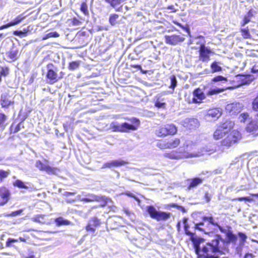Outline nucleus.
Instances as JSON below:
<instances>
[{"label": "nucleus", "mask_w": 258, "mask_h": 258, "mask_svg": "<svg viewBox=\"0 0 258 258\" xmlns=\"http://www.w3.org/2000/svg\"><path fill=\"white\" fill-rule=\"evenodd\" d=\"M155 106L158 108H165L166 103L165 102H161L159 99H158L155 103Z\"/></svg>", "instance_id": "obj_53"}, {"label": "nucleus", "mask_w": 258, "mask_h": 258, "mask_svg": "<svg viewBox=\"0 0 258 258\" xmlns=\"http://www.w3.org/2000/svg\"><path fill=\"white\" fill-rule=\"evenodd\" d=\"M13 184L15 187H17L19 188H28V186H27L23 181L19 179L15 180L13 182Z\"/></svg>", "instance_id": "obj_40"}, {"label": "nucleus", "mask_w": 258, "mask_h": 258, "mask_svg": "<svg viewBox=\"0 0 258 258\" xmlns=\"http://www.w3.org/2000/svg\"><path fill=\"white\" fill-rule=\"evenodd\" d=\"M27 241V238H25L22 237H20L18 239H14L12 238H9L6 242V247H10L13 246V243L18 242L19 241H21L23 242H26Z\"/></svg>", "instance_id": "obj_29"}, {"label": "nucleus", "mask_w": 258, "mask_h": 258, "mask_svg": "<svg viewBox=\"0 0 258 258\" xmlns=\"http://www.w3.org/2000/svg\"><path fill=\"white\" fill-rule=\"evenodd\" d=\"M80 10L85 16H88L89 15V11L88 9V5L86 2H83L81 3Z\"/></svg>", "instance_id": "obj_42"}, {"label": "nucleus", "mask_w": 258, "mask_h": 258, "mask_svg": "<svg viewBox=\"0 0 258 258\" xmlns=\"http://www.w3.org/2000/svg\"><path fill=\"white\" fill-rule=\"evenodd\" d=\"M239 83L238 85L240 86L243 85L249 84L252 80L250 75H238Z\"/></svg>", "instance_id": "obj_27"}, {"label": "nucleus", "mask_w": 258, "mask_h": 258, "mask_svg": "<svg viewBox=\"0 0 258 258\" xmlns=\"http://www.w3.org/2000/svg\"><path fill=\"white\" fill-rule=\"evenodd\" d=\"M119 18V15L117 14H111L109 16V22L111 25L114 26L117 23V20Z\"/></svg>", "instance_id": "obj_39"}, {"label": "nucleus", "mask_w": 258, "mask_h": 258, "mask_svg": "<svg viewBox=\"0 0 258 258\" xmlns=\"http://www.w3.org/2000/svg\"><path fill=\"white\" fill-rule=\"evenodd\" d=\"M21 55V52L14 44L10 49L6 52V61L9 63L13 62L18 60Z\"/></svg>", "instance_id": "obj_12"}, {"label": "nucleus", "mask_w": 258, "mask_h": 258, "mask_svg": "<svg viewBox=\"0 0 258 258\" xmlns=\"http://www.w3.org/2000/svg\"><path fill=\"white\" fill-rule=\"evenodd\" d=\"M81 23V22L79 19H78L76 17H74L71 20V24L73 26L79 25Z\"/></svg>", "instance_id": "obj_55"}, {"label": "nucleus", "mask_w": 258, "mask_h": 258, "mask_svg": "<svg viewBox=\"0 0 258 258\" xmlns=\"http://www.w3.org/2000/svg\"><path fill=\"white\" fill-rule=\"evenodd\" d=\"M238 235L240 238V242L241 244H244V243L246 241V239L247 238L246 235L242 232H238Z\"/></svg>", "instance_id": "obj_54"}, {"label": "nucleus", "mask_w": 258, "mask_h": 258, "mask_svg": "<svg viewBox=\"0 0 258 258\" xmlns=\"http://www.w3.org/2000/svg\"><path fill=\"white\" fill-rule=\"evenodd\" d=\"M55 222L57 226L69 225L71 222L68 220H64L62 217H58L55 219Z\"/></svg>", "instance_id": "obj_34"}, {"label": "nucleus", "mask_w": 258, "mask_h": 258, "mask_svg": "<svg viewBox=\"0 0 258 258\" xmlns=\"http://www.w3.org/2000/svg\"><path fill=\"white\" fill-rule=\"evenodd\" d=\"M146 211L150 217L157 221H166L170 218L171 213L163 211H158L152 205L147 206Z\"/></svg>", "instance_id": "obj_9"}, {"label": "nucleus", "mask_w": 258, "mask_h": 258, "mask_svg": "<svg viewBox=\"0 0 258 258\" xmlns=\"http://www.w3.org/2000/svg\"><path fill=\"white\" fill-rule=\"evenodd\" d=\"M166 9H168V10H171V12H173V13H175L177 11V9H176L174 6L173 5H169V6H168L167 7H166Z\"/></svg>", "instance_id": "obj_57"}, {"label": "nucleus", "mask_w": 258, "mask_h": 258, "mask_svg": "<svg viewBox=\"0 0 258 258\" xmlns=\"http://www.w3.org/2000/svg\"><path fill=\"white\" fill-rule=\"evenodd\" d=\"M178 205L175 203H170L167 205L166 207L167 208H174L177 209Z\"/></svg>", "instance_id": "obj_58"}, {"label": "nucleus", "mask_w": 258, "mask_h": 258, "mask_svg": "<svg viewBox=\"0 0 258 258\" xmlns=\"http://www.w3.org/2000/svg\"><path fill=\"white\" fill-rule=\"evenodd\" d=\"M233 201H237V202H241V201H244V202H251L253 201V199L249 197H239L236 198L234 199H233Z\"/></svg>", "instance_id": "obj_49"}, {"label": "nucleus", "mask_w": 258, "mask_h": 258, "mask_svg": "<svg viewBox=\"0 0 258 258\" xmlns=\"http://www.w3.org/2000/svg\"><path fill=\"white\" fill-rule=\"evenodd\" d=\"M199 155L200 151L197 144L191 142L183 144L176 150L165 153L163 157L170 160H179L197 157Z\"/></svg>", "instance_id": "obj_2"}, {"label": "nucleus", "mask_w": 258, "mask_h": 258, "mask_svg": "<svg viewBox=\"0 0 258 258\" xmlns=\"http://www.w3.org/2000/svg\"><path fill=\"white\" fill-rule=\"evenodd\" d=\"M46 165L44 164L40 160H37L35 163V166L40 170L44 171Z\"/></svg>", "instance_id": "obj_50"}, {"label": "nucleus", "mask_w": 258, "mask_h": 258, "mask_svg": "<svg viewBox=\"0 0 258 258\" xmlns=\"http://www.w3.org/2000/svg\"><path fill=\"white\" fill-rule=\"evenodd\" d=\"M230 83L232 85V86L231 87L227 88V89H233L240 87V85H238V84H240L238 75L236 76L232 80H231Z\"/></svg>", "instance_id": "obj_41"}, {"label": "nucleus", "mask_w": 258, "mask_h": 258, "mask_svg": "<svg viewBox=\"0 0 258 258\" xmlns=\"http://www.w3.org/2000/svg\"><path fill=\"white\" fill-rule=\"evenodd\" d=\"M81 62V61L80 60H76L70 62L68 66L69 70L71 71L77 70L79 68Z\"/></svg>", "instance_id": "obj_37"}, {"label": "nucleus", "mask_w": 258, "mask_h": 258, "mask_svg": "<svg viewBox=\"0 0 258 258\" xmlns=\"http://www.w3.org/2000/svg\"><path fill=\"white\" fill-rule=\"evenodd\" d=\"M173 23L175 25L179 26L181 28H182L183 30H185L188 34L190 33V29L189 28V26L188 25H186L185 26L182 25L181 23H179L177 21H173Z\"/></svg>", "instance_id": "obj_48"}, {"label": "nucleus", "mask_w": 258, "mask_h": 258, "mask_svg": "<svg viewBox=\"0 0 258 258\" xmlns=\"http://www.w3.org/2000/svg\"><path fill=\"white\" fill-rule=\"evenodd\" d=\"M241 138V134L239 131L232 128L225 137L221 140L220 145L223 147L230 148L239 142Z\"/></svg>", "instance_id": "obj_6"}, {"label": "nucleus", "mask_w": 258, "mask_h": 258, "mask_svg": "<svg viewBox=\"0 0 258 258\" xmlns=\"http://www.w3.org/2000/svg\"><path fill=\"white\" fill-rule=\"evenodd\" d=\"M26 16L24 14H21L17 16L13 21H11V24L12 26L16 25L21 23L25 18Z\"/></svg>", "instance_id": "obj_33"}, {"label": "nucleus", "mask_w": 258, "mask_h": 258, "mask_svg": "<svg viewBox=\"0 0 258 258\" xmlns=\"http://www.w3.org/2000/svg\"><path fill=\"white\" fill-rule=\"evenodd\" d=\"M95 202L100 203L99 207L103 208L106 206L108 203H112V201L110 198H107L104 196H98Z\"/></svg>", "instance_id": "obj_25"}, {"label": "nucleus", "mask_w": 258, "mask_h": 258, "mask_svg": "<svg viewBox=\"0 0 258 258\" xmlns=\"http://www.w3.org/2000/svg\"><path fill=\"white\" fill-rule=\"evenodd\" d=\"M22 212V210H19L16 211H14L11 213V215L13 216H16L20 215Z\"/></svg>", "instance_id": "obj_59"}, {"label": "nucleus", "mask_w": 258, "mask_h": 258, "mask_svg": "<svg viewBox=\"0 0 258 258\" xmlns=\"http://www.w3.org/2000/svg\"><path fill=\"white\" fill-rule=\"evenodd\" d=\"M227 80H228L226 77H223L221 75H218V76L214 77V78H213L211 79V82L215 83V82H222V81L226 82V81H227Z\"/></svg>", "instance_id": "obj_44"}, {"label": "nucleus", "mask_w": 258, "mask_h": 258, "mask_svg": "<svg viewBox=\"0 0 258 258\" xmlns=\"http://www.w3.org/2000/svg\"><path fill=\"white\" fill-rule=\"evenodd\" d=\"M177 127L173 123H166L158 126L155 134L158 138H163L167 136H173L177 133Z\"/></svg>", "instance_id": "obj_7"}, {"label": "nucleus", "mask_w": 258, "mask_h": 258, "mask_svg": "<svg viewBox=\"0 0 258 258\" xmlns=\"http://www.w3.org/2000/svg\"><path fill=\"white\" fill-rule=\"evenodd\" d=\"M59 36V34L55 31L50 32L46 34L42 38V40H46L51 37H58Z\"/></svg>", "instance_id": "obj_43"}, {"label": "nucleus", "mask_w": 258, "mask_h": 258, "mask_svg": "<svg viewBox=\"0 0 258 258\" xmlns=\"http://www.w3.org/2000/svg\"><path fill=\"white\" fill-rule=\"evenodd\" d=\"M203 220L208 221L209 224L217 227L221 232L225 234L226 240H225L226 243H223V245L222 246H224L227 248L225 244H227L230 242L234 244L236 243L237 239V236L233 234L231 230V227L230 226H227L226 227L227 229L224 228L218 222H215L214 218L212 216H204ZM227 249L228 248H227L226 250H227Z\"/></svg>", "instance_id": "obj_4"}, {"label": "nucleus", "mask_w": 258, "mask_h": 258, "mask_svg": "<svg viewBox=\"0 0 258 258\" xmlns=\"http://www.w3.org/2000/svg\"><path fill=\"white\" fill-rule=\"evenodd\" d=\"M240 32L242 37L244 39H250L251 38L250 32L248 27L241 28L240 29Z\"/></svg>", "instance_id": "obj_32"}, {"label": "nucleus", "mask_w": 258, "mask_h": 258, "mask_svg": "<svg viewBox=\"0 0 258 258\" xmlns=\"http://www.w3.org/2000/svg\"><path fill=\"white\" fill-rule=\"evenodd\" d=\"M205 241L204 238L199 237L192 243L197 258H219L216 254H224L227 249L225 246L220 245V242L225 243L226 241L219 234H216L214 239L211 241L201 245Z\"/></svg>", "instance_id": "obj_1"}, {"label": "nucleus", "mask_w": 258, "mask_h": 258, "mask_svg": "<svg viewBox=\"0 0 258 258\" xmlns=\"http://www.w3.org/2000/svg\"><path fill=\"white\" fill-rule=\"evenodd\" d=\"M8 120L7 116L4 113L0 112V126H5Z\"/></svg>", "instance_id": "obj_47"}, {"label": "nucleus", "mask_w": 258, "mask_h": 258, "mask_svg": "<svg viewBox=\"0 0 258 258\" xmlns=\"http://www.w3.org/2000/svg\"><path fill=\"white\" fill-rule=\"evenodd\" d=\"M11 192L5 186L0 187V206L8 203L11 199Z\"/></svg>", "instance_id": "obj_16"}, {"label": "nucleus", "mask_w": 258, "mask_h": 258, "mask_svg": "<svg viewBox=\"0 0 258 258\" xmlns=\"http://www.w3.org/2000/svg\"><path fill=\"white\" fill-rule=\"evenodd\" d=\"M105 2L108 4L111 7L115 9L117 12L121 11L122 9V6L121 4L124 0H104Z\"/></svg>", "instance_id": "obj_23"}, {"label": "nucleus", "mask_w": 258, "mask_h": 258, "mask_svg": "<svg viewBox=\"0 0 258 258\" xmlns=\"http://www.w3.org/2000/svg\"><path fill=\"white\" fill-rule=\"evenodd\" d=\"M20 124L21 123H19L16 125H15L14 123H13L11 126V131L13 133H16L18 132H19L20 130Z\"/></svg>", "instance_id": "obj_52"}, {"label": "nucleus", "mask_w": 258, "mask_h": 258, "mask_svg": "<svg viewBox=\"0 0 258 258\" xmlns=\"http://www.w3.org/2000/svg\"><path fill=\"white\" fill-rule=\"evenodd\" d=\"M132 122V124H128L127 122H123L119 124L117 122H112L110 124V129L114 132L126 133L130 130L134 131L137 129L140 124V121L138 119L133 118L128 119Z\"/></svg>", "instance_id": "obj_5"}, {"label": "nucleus", "mask_w": 258, "mask_h": 258, "mask_svg": "<svg viewBox=\"0 0 258 258\" xmlns=\"http://www.w3.org/2000/svg\"><path fill=\"white\" fill-rule=\"evenodd\" d=\"M177 209H178V210L181 211L182 213H185L186 212V210L184 208V207H182L181 206L178 205Z\"/></svg>", "instance_id": "obj_63"}, {"label": "nucleus", "mask_w": 258, "mask_h": 258, "mask_svg": "<svg viewBox=\"0 0 258 258\" xmlns=\"http://www.w3.org/2000/svg\"><path fill=\"white\" fill-rule=\"evenodd\" d=\"M170 81L171 83L170 86H169V88L174 90L175 88L177 86V83L176 78L175 75H172L170 77Z\"/></svg>", "instance_id": "obj_46"}, {"label": "nucleus", "mask_w": 258, "mask_h": 258, "mask_svg": "<svg viewBox=\"0 0 258 258\" xmlns=\"http://www.w3.org/2000/svg\"><path fill=\"white\" fill-rule=\"evenodd\" d=\"M164 39L165 43L171 45H176L185 40V38L183 35L176 34L165 35Z\"/></svg>", "instance_id": "obj_15"}, {"label": "nucleus", "mask_w": 258, "mask_h": 258, "mask_svg": "<svg viewBox=\"0 0 258 258\" xmlns=\"http://www.w3.org/2000/svg\"><path fill=\"white\" fill-rule=\"evenodd\" d=\"M10 74V68L8 66H0V76L2 77H6Z\"/></svg>", "instance_id": "obj_35"}, {"label": "nucleus", "mask_w": 258, "mask_h": 258, "mask_svg": "<svg viewBox=\"0 0 258 258\" xmlns=\"http://www.w3.org/2000/svg\"><path fill=\"white\" fill-rule=\"evenodd\" d=\"M211 195L208 192H206L204 195V199L207 203L211 201Z\"/></svg>", "instance_id": "obj_56"}, {"label": "nucleus", "mask_w": 258, "mask_h": 258, "mask_svg": "<svg viewBox=\"0 0 258 258\" xmlns=\"http://www.w3.org/2000/svg\"><path fill=\"white\" fill-rule=\"evenodd\" d=\"M45 215L43 214H39L35 216L33 220L36 222L44 224L46 222L45 219Z\"/></svg>", "instance_id": "obj_38"}, {"label": "nucleus", "mask_w": 258, "mask_h": 258, "mask_svg": "<svg viewBox=\"0 0 258 258\" xmlns=\"http://www.w3.org/2000/svg\"><path fill=\"white\" fill-rule=\"evenodd\" d=\"M206 221L203 220V217L202 218V221L198 223L195 224L194 226V229L199 230L204 233L210 235V233H212V228L209 224L205 225V222ZM208 222V221H207Z\"/></svg>", "instance_id": "obj_17"}, {"label": "nucleus", "mask_w": 258, "mask_h": 258, "mask_svg": "<svg viewBox=\"0 0 258 258\" xmlns=\"http://www.w3.org/2000/svg\"><path fill=\"white\" fill-rule=\"evenodd\" d=\"M226 88H215L209 90L207 94L209 95H213L224 91Z\"/></svg>", "instance_id": "obj_45"}, {"label": "nucleus", "mask_w": 258, "mask_h": 258, "mask_svg": "<svg viewBox=\"0 0 258 258\" xmlns=\"http://www.w3.org/2000/svg\"><path fill=\"white\" fill-rule=\"evenodd\" d=\"M183 223L184 233L186 235L189 237V240L193 243L199 237L196 236V233L192 232L189 230V225L187 223V218H184L183 219Z\"/></svg>", "instance_id": "obj_20"}, {"label": "nucleus", "mask_w": 258, "mask_h": 258, "mask_svg": "<svg viewBox=\"0 0 258 258\" xmlns=\"http://www.w3.org/2000/svg\"><path fill=\"white\" fill-rule=\"evenodd\" d=\"M45 172L49 175H57L60 172V170L59 168L52 167L48 164L45 166Z\"/></svg>", "instance_id": "obj_30"}, {"label": "nucleus", "mask_w": 258, "mask_h": 258, "mask_svg": "<svg viewBox=\"0 0 258 258\" xmlns=\"http://www.w3.org/2000/svg\"><path fill=\"white\" fill-rule=\"evenodd\" d=\"M29 31V28H24L22 31L21 30H15L13 31V34L16 36H18L20 37L26 36L28 32Z\"/></svg>", "instance_id": "obj_36"}, {"label": "nucleus", "mask_w": 258, "mask_h": 258, "mask_svg": "<svg viewBox=\"0 0 258 258\" xmlns=\"http://www.w3.org/2000/svg\"><path fill=\"white\" fill-rule=\"evenodd\" d=\"M70 125V123L68 122L63 124V127H64V130L66 131H68V128L69 127Z\"/></svg>", "instance_id": "obj_64"}, {"label": "nucleus", "mask_w": 258, "mask_h": 258, "mask_svg": "<svg viewBox=\"0 0 258 258\" xmlns=\"http://www.w3.org/2000/svg\"><path fill=\"white\" fill-rule=\"evenodd\" d=\"M98 196V195H96L94 194L88 193L86 195V197L82 198L80 199V201L84 203L95 202Z\"/></svg>", "instance_id": "obj_28"}, {"label": "nucleus", "mask_w": 258, "mask_h": 258, "mask_svg": "<svg viewBox=\"0 0 258 258\" xmlns=\"http://www.w3.org/2000/svg\"><path fill=\"white\" fill-rule=\"evenodd\" d=\"M203 220L208 221L209 224L217 227L221 232L225 234L226 240H225L226 243H223V245L222 246H224L227 248L225 244H227L230 242L234 244L236 243L237 239V236L233 234L231 230V227L230 226H227L226 227L227 229L224 228L218 222H215L214 218L212 216H204ZM227 249L228 248H227L226 250H227Z\"/></svg>", "instance_id": "obj_3"}, {"label": "nucleus", "mask_w": 258, "mask_h": 258, "mask_svg": "<svg viewBox=\"0 0 258 258\" xmlns=\"http://www.w3.org/2000/svg\"><path fill=\"white\" fill-rule=\"evenodd\" d=\"M255 13V11L252 9L249 10L246 14L243 16L240 23V26L244 27L247 24L250 22L252 18L254 17Z\"/></svg>", "instance_id": "obj_21"}, {"label": "nucleus", "mask_w": 258, "mask_h": 258, "mask_svg": "<svg viewBox=\"0 0 258 258\" xmlns=\"http://www.w3.org/2000/svg\"><path fill=\"white\" fill-rule=\"evenodd\" d=\"M187 181H188V184H187L186 189L188 190H190L196 188L197 186L202 184L204 179L199 177H196L188 179Z\"/></svg>", "instance_id": "obj_19"}, {"label": "nucleus", "mask_w": 258, "mask_h": 258, "mask_svg": "<svg viewBox=\"0 0 258 258\" xmlns=\"http://www.w3.org/2000/svg\"><path fill=\"white\" fill-rule=\"evenodd\" d=\"M210 67L211 68V72L212 73L220 72L222 71V68L219 65V62L216 61H214L211 63Z\"/></svg>", "instance_id": "obj_31"}, {"label": "nucleus", "mask_w": 258, "mask_h": 258, "mask_svg": "<svg viewBox=\"0 0 258 258\" xmlns=\"http://www.w3.org/2000/svg\"><path fill=\"white\" fill-rule=\"evenodd\" d=\"M11 26H12V25L11 24V23L9 22L8 24H6L5 25H3L1 26L0 27V30L4 29H5V28H8L9 27H11Z\"/></svg>", "instance_id": "obj_62"}, {"label": "nucleus", "mask_w": 258, "mask_h": 258, "mask_svg": "<svg viewBox=\"0 0 258 258\" xmlns=\"http://www.w3.org/2000/svg\"><path fill=\"white\" fill-rule=\"evenodd\" d=\"M181 140L179 138H172L165 140L160 141L157 146L161 150L173 149L178 147L181 144Z\"/></svg>", "instance_id": "obj_10"}, {"label": "nucleus", "mask_w": 258, "mask_h": 258, "mask_svg": "<svg viewBox=\"0 0 258 258\" xmlns=\"http://www.w3.org/2000/svg\"><path fill=\"white\" fill-rule=\"evenodd\" d=\"M10 95L8 93H4L1 94L0 102L3 108H8L9 106L14 104V102L9 99Z\"/></svg>", "instance_id": "obj_22"}, {"label": "nucleus", "mask_w": 258, "mask_h": 258, "mask_svg": "<svg viewBox=\"0 0 258 258\" xmlns=\"http://www.w3.org/2000/svg\"><path fill=\"white\" fill-rule=\"evenodd\" d=\"M221 115V112L217 108L210 109L207 112V116L214 119L218 118Z\"/></svg>", "instance_id": "obj_26"}, {"label": "nucleus", "mask_w": 258, "mask_h": 258, "mask_svg": "<svg viewBox=\"0 0 258 258\" xmlns=\"http://www.w3.org/2000/svg\"><path fill=\"white\" fill-rule=\"evenodd\" d=\"M131 67L132 68L137 69L139 70H142V67L140 64H131Z\"/></svg>", "instance_id": "obj_60"}, {"label": "nucleus", "mask_w": 258, "mask_h": 258, "mask_svg": "<svg viewBox=\"0 0 258 258\" xmlns=\"http://www.w3.org/2000/svg\"><path fill=\"white\" fill-rule=\"evenodd\" d=\"M254 255L251 253H246L244 256V258H254Z\"/></svg>", "instance_id": "obj_61"}, {"label": "nucleus", "mask_w": 258, "mask_h": 258, "mask_svg": "<svg viewBox=\"0 0 258 258\" xmlns=\"http://www.w3.org/2000/svg\"><path fill=\"white\" fill-rule=\"evenodd\" d=\"M10 170L5 171L4 170H0V180L2 181L4 178H6L10 174Z\"/></svg>", "instance_id": "obj_51"}, {"label": "nucleus", "mask_w": 258, "mask_h": 258, "mask_svg": "<svg viewBox=\"0 0 258 258\" xmlns=\"http://www.w3.org/2000/svg\"><path fill=\"white\" fill-rule=\"evenodd\" d=\"M231 122L230 120H226L220 123L217 126L214 132L213 137L214 140H222L228 132L232 129Z\"/></svg>", "instance_id": "obj_8"}, {"label": "nucleus", "mask_w": 258, "mask_h": 258, "mask_svg": "<svg viewBox=\"0 0 258 258\" xmlns=\"http://www.w3.org/2000/svg\"><path fill=\"white\" fill-rule=\"evenodd\" d=\"M64 75V73L60 72L59 75H58L56 72L51 69L47 70L46 78L47 83L49 84H53L61 79Z\"/></svg>", "instance_id": "obj_13"}, {"label": "nucleus", "mask_w": 258, "mask_h": 258, "mask_svg": "<svg viewBox=\"0 0 258 258\" xmlns=\"http://www.w3.org/2000/svg\"><path fill=\"white\" fill-rule=\"evenodd\" d=\"M199 52V59L202 62H208L210 60L211 54L213 53L211 49L204 44H201Z\"/></svg>", "instance_id": "obj_14"}, {"label": "nucleus", "mask_w": 258, "mask_h": 258, "mask_svg": "<svg viewBox=\"0 0 258 258\" xmlns=\"http://www.w3.org/2000/svg\"><path fill=\"white\" fill-rule=\"evenodd\" d=\"M128 163L127 162L123 160H114L110 162L104 164V167L106 168H111L112 167H118L125 165Z\"/></svg>", "instance_id": "obj_24"}, {"label": "nucleus", "mask_w": 258, "mask_h": 258, "mask_svg": "<svg viewBox=\"0 0 258 258\" xmlns=\"http://www.w3.org/2000/svg\"><path fill=\"white\" fill-rule=\"evenodd\" d=\"M205 98L206 96L202 90L200 88H197L193 91V98L191 102L201 103Z\"/></svg>", "instance_id": "obj_18"}, {"label": "nucleus", "mask_w": 258, "mask_h": 258, "mask_svg": "<svg viewBox=\"0 0 258 258\" xmlns=\"http://www.w3.org/2000/svg\"><path fill=\"white\" fill-rule=\"evenodd\" d=\"M101 225V221L97 217H91L88 221L85 229L86 232L95 236L96 235V228L99 227Z\"/></svg>", "instance_id": "obj_11"}]
</instances>
